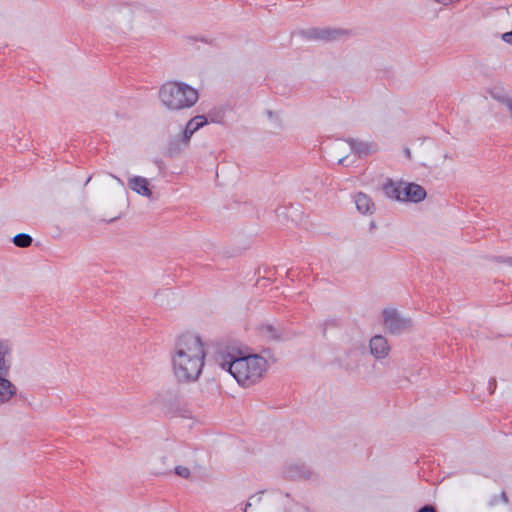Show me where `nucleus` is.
<instances>
[{
  "label": "nucleus",
  "mask_w": 512,
  "mask_h": 512,
  "mask_svg": "<svg viewBox=\"0 0 512 512\" xmlns=\"http://www.w3.org/2000/svg\"><path fill=\"white\" fill-rule=\"evenodd\" d=\"M491 95L496 101H498L504 107L512 123V95L494 92Z\"/></svg>",
  "instance_id": "11"
},
{
  "label": "nucleus",
  "mask_w": 512,
  "mask_h": 512,
  "mask_svg": "<svg viewBox=\"0 0 512 512\" xmlns=\"http://www.w3.org/2000/svg\"><path fill=\"white\" fill-rule=\"evenodd\" d=\"M356 208L362 214H371L374 211V203L370 197L364 193H358L354 199Z\"/></svg>",
  "instance_id": "10"
},
{
  "label": "nucleus",
  "mask_w": 512,
  "mask_h": 512,
  "mask_svg": "<svg viewBox=\"0 0 512 512\" xmlns=\"http://www.w3.org/2000/svg\"><path fill=\"white\" fill-rule=\"evenodd\" d=\"M346 144H348L352 150H354L355 152H357L360 155L367 153V150H366V148H364V145L362 143H357L355 141H352L349 143H343L342 145H346Z\"/></svg>",
  "instance_id": "15"
},
{
  "label": "nucleus",
  "mask_w": 512,
  "mask_h": 512,
  "mask_svg": "<svg viewBox=\"0 0 512 512\" xmlns=\"http://www.w3.org/2000/svg\"><path fill=\"white\" fill-rule=\"evenodd\" d=\"M501 39L508 43V44H511L512 45V30L510 32H506V33H503L501 35Z\"/></svg>",
  "instance_id": "18"
},
{
  "label": "nucleus",
  "mask_w": 512,
  "mask_h": 512,
  "mask_svg": "<svg viewBox=\"0 0 512 512\" xmlns=\"http://www.w3.org/2000/svg\"><path fill=\"white\" fill-rule=\"evenodd\" d=\"M13 363V344L0 339V406L9 403L17 394V387L8 378Z\"/></svg>",
  "instance_id": "4"
},
{
  "label": "nucleus",
  "mask_w": 512,
  "mask_h": 512,
  "mask_svg": "<svg viewBox=\"0 0 512 512\" xmlns=\"http://www.w3.org/2000/svg\"><path fill=\"white\" fill-rule=\"evenodd\" d=\"M343 161H344L343 158L339 159V163H343Z\"/></svg>",
  "instance_id": "22"
},
{
  "label": "nucleus",
  "mask_w": 512,
  "mask_h": 512,
  "mask_svg": "<svg viewBox=\"0 0 512 512\" xmlns=\"http://www.w3.org/2000/svg\"><path fill=\"white\" fill-rule=\"evenodd\" d=\"M117 181L120 183V184H123L121 179L117 178Z\"/></svg>",
  "instance_id": "23"
},
{
  "label": "nucleus",
  "mask_w": 512,
  "mask_h": 512,
  "mask_svg": "<svg viewBox=\"0 0 512 512\" xmlns=\"http://www.w3.org/2000/svg\"><path fill=\"white\" fill-rule=\"evenodd\" d=\"M205 359L206 345L198 334L186 332L176 338L171 352V366L177 381H197L205 366Z\"/></svg>",
  "instance_id": "2"
},
{
  "label": "nucleus",
  "mask_w": 512,
  "mask_h": 512,
  "mask_svg": "<svg viewBox=\"0 0 512 512\" xmlns=\"http://www.w3.org/2000/svg\"><path fill=\"white\" fill-rule=\"evenodd\" d=\"M195 132L191 129H189L187 126H185V129L183 130L181 136H180V141L184 144V145H187L192 137V135L194 134Z\"/></svg>",
  "instance_id": "16"
},
{
  "label": "nucleus",
  "mask_w": 512,
  "mask_h": 512,
  "mask_svg": "<svg viewBox=\"0 0 512 512\" xmlns=\"http://www.w3.org/2000/svg\"><path fill=\"white\" fill-rule=\"evenodd\" d=\"M13 242L16 246L25 248L31 245L32 238L28 234H18L14 237Z\"/></svg>",
  "instance_id": "14"
},
{
  "label": "nucleus",
  "mask_w": 512,
  "mask_h": 512,
  "mask_svg": "<svg viewBox=\"0 0 512 512\" xmlns=\"http://www.w3.org/2000/svg\"><path fill=\"white\" fill-rule=\"evenodd\" d=\"M215 363L229 373L243 388L258 384L267 374L272 361L265 354L251 353L248 349L227 347L217 352Z\"/></svg>",
  "instance_id": "1"
},
{
  "label": "nucleus",
  "mask_w": 512,
  "mask_h": 512,
  "mask_svg": "<svg viewBox=\"0 0 512 512\" xmlns=\"http://www.w3.org/2000/svg\"><path fill=\"white\" fill-rule=\"evenodd\" d=\"M208 123L207 118L204 115H197L190 119L186 126L193 130L194 132L198 131L200 128L205 126Z\"/></svg>",
  "instance_id": "13"
},
{
  "label": "nucleus",
  "mask_w": 512,
  "mask_h": 512,
  "mask_svg": "<svg viewBox=\"0 0 512 512\" xmlns=\"http://www.w3.org/2000/svg\"><path fill=\"white\" fill-rule=\"evenodd\" d=\"M158 98L166 110L175 112L193 107L199 99V93L187 83L168 81L160 87Z\"/></svg>",
  "instance_id": "3"
},
{
  "label": "nucleus",
  "mask_w": 512,
  "mask_h": 512,
  "mask_svg": "<svg viewBox=\"0 0 512 512\" xmlns=\"http://www.w3.org/2000/svg\"><path fill=\"white\" fill-rule=\"evenodd\" d=\"M433 1L438 4L448 6V5L454 4L456 2H459L460 0H433Z\"/></svg>",
  "instance_id": "19"
},
{
  "label": "nucleus",
  "mask_w": 512,
  "mask_h": 512,
  "mask_svg": "<svg viewBox=\"0 0 512 512\" xmlns=\"http://www.w3.org/2000/svg\"><path fill=\"white\" fill-rule=\"evenodd\" d=\"M382 189L388 198L402 202L418 203L426 197L425 189L415 183L389 180L383 185Z\"/></svg>",
  "instance_id": "5"
},
{
  "label": "nucleus",
  "mask_w": 512,
  "mask_h": 512,
  "mask_svg": "<svg viewBox=\"0 0 512 512\" xmlns=\"http://www.w3.org/2000/svg\"><path fill=\"white\" fill-rule=\"evenodd\" d=\"M383 325L391 334H401L412 327L410 318L405 317L394 308H387L382 311Z\"/></svg>",
  "instance_id": "6"
},
{
  "label": "nucleus",
  "mask_w": 512,
  "mask_h": 512,
  "mask_svg": "<svg viewBox=\"0 0 512 512\" xmlns=\"http://www.w3.org/2000/svg\"><path fill=\"white\" fill-rule=\"evenodd\" d=\"M271 506V500L264 497L262 492L252 495L244 509V512H248V509L254 507L258 512L267 510Z\"/></svg>",
  "instance_id": "9"
},
{
  "label": "nucleus",
  "mask_w": 512,
  "mask_h": 512,
  "mask_svg": "<svg viewBox=\"0 0 512 512\" xmlns=\"http://www.w3.org/2000/svg\"><path fill=\"white\" fill-rule=\"evenodd\" d=\"M370 353L376 359H384L389 355L390 346L387 339L382 335H375L369 341Z\"/></svg>",
  "instance_id": "8"
},
{
  "label": "nucleus",
  "mask_w": 512,
  "mask_h": 512,
  "mask_svg": "<svg viewBox=\"0 0 512 512\" xmlns=\"http://www.w3.org/2000/svg\"><path fill=\"white\" fill-rule=\"evenodd\" d=\"M127 184L134 193L145 198H152L153 192L149 179L135 175L128 178Z\"/></svg>",
  "instance_id": "7"
},
{
  "label": "nucleus",
  "mask_w": 512,
  "mask_h": 512,
  "mask_svg": "<svg viewBox=\"0 0 512 512\" xmlns=\"http://www.w3.org/2000/svg\"><path fill=\"white\" fill-rule=\"evenodd\" d=\"M418 512H436L432 506H424Z\"/></svg>",
  "instance_id": "20"
},
{
  "label": "nucleus",
  "mask_w": 512,
  "mask_h": 512,
  "mask_svg": "<svg viewBox=\"0 0 512 512\" xmlns=\"http://www.w3.org/2000/svg\"><path fill=\"white\" fill-rule=\"evenodd\" d=\"M260 333L263 335V337L270 340L278 339L281 336L280 329L271 323L263 324L260 327Z\"/></svg>",
  "instance_id": "12"
},
{
  "label": "nucleus",
  "mask_w": 512,
  "mask_h": 512,
  "mask_svg": "<svg viewBox=\"0 0 512 512\" xmlns=\"http://www.w3.org/2000/svg\"><path fill=\"white\" fill-rule=\"evenodd\" d=\"M502 497H503L504 501H507L505 493H502Z\"/></svg>",
  "instance_id": "21"
},
{
  "label": "nucleus",
  "mask_w": 512,
  "mask_h": 512,
  "mask_svg": "<svg viewBox=\"0 0 512 512\" xmlns=\"http://www.w3.org/2000/svg\"><path fill=\"white\" fill-rule=\"evenodd\" d=\"M175 473H176L178 476H180V477H182V478H185V479H188V478H190V476H191V471H190V469H189L188 467H186V466H177V467L175 468Z\"/></svg>",
  "instance_id": "17"
}]
</instances>
